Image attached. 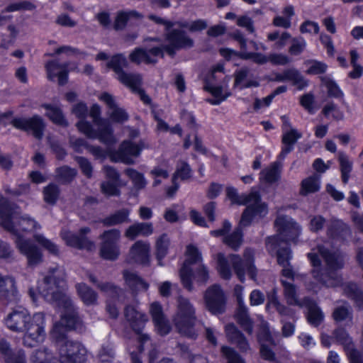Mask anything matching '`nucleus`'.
Here are the masks:
<instances>
[{
    "mask_svg": "<svg viewBox=\"0 0 363 363\" xmlns=\"http://www.w3.org/2000/svg\"><path fill=\"white\" fill-rule=\"evenodd\" d=\"M204 301L206 308L213 314H220L225 311V297L219 285L214 284L207 289Z\"/></svg>",
    "mask_w": 363,
    "mask_h": 363,
    "instance_id": "4468645a",
    "label": "nucleus"
},
{
    "mask_svg": "<svg viewBox=\"0 0 363 363\" xmlns=\"http://www.w3.org/2000/svg\"><path fill=\"white\" fill-rule=\"evenodd\" d=\"M281 284L284 289V296L287 303L292 306H301L296 286L293 283L284 279L281 280Z\"/></svg>",
    "mask_w": 363,
    "mask_h": 363,
    "instance_id": "e433bc0d",
    "label": "nucleus"
},
{
    "mask_svg": "<svg viewBox=\"0 0 363 363\" xmlns=\"http://www.w3.org/2000/svg\"><path fill=\"white\" fill-rule=\"evenodd\" d=\"M140 17V14L135 11H119L116 17L113 27L116 30H123L130 18Z\"/></svg>",
    "mask_w": 363,
    "mask_h": 363,
    "instance_id": "c03bdc74",
    "label": "nucleus"
},
{
    "mask_svg": "<svg viewBox=\"0 0 363 363\" xmlns=\"http://www.w3.org/2000/svg\"><path fill=\"white\" fill-rule=\"evenodd\" d=\"M266 248L271 255H276L277 262L281 266L289 263L291 259V252L286 244L279 242V237H268L266 239Z\"/></svg>",
    "mask_w": 363,
    "mask_h": 363,
    "instance_id": "f3484780",
    "label": "nucleus"
},
{
    "mask_svg": "<svg viewBox=\"0 0 363 363\" xmlns=\"http://www.w3.org/2000/svg\"><path fill=\"white\" fill-rule=\"evenodd\" d=\"M121 237V230L116 228H113L105 230L101 235H100L99 238L101 240L102 243L118 245Z\"/></svg>",
    "mask_w": 363,
    "mask_h": 363,
    "instance_id": "6e6d98bb",
    "label": "nucleus"
},
{
    "mask_svg": "<svg viewBox=\"0 0 363 363\" xmlns=\"http://www.w3.org/2000/svg\"><path fill=\"white\" fill-rule=\"evenodd\" d=\"M150 245L143 240L136 241L130 248L129 256L135 262L147 264L150 261Z\"/></svg>",
    "mask_w": 363,
    "mask_h": 363,
    "instance_id": "412c9836",
    "label": "nucleus"
},
{
    "mask_svg": "<svg viewBox=\"0 0 363 363\" xmlns=\"http://www.w3.org/2000/svg\"><path fill=\"white\" fill-rule=\"evenodd\" d=\"M125 317L132 329L138 335V340L140 344L138 350L142 352L144 350V345L150 341L149 335L143 333V330L147 320V316L135 307L127 306L125 308Z\"/></svg>",
    "mask_w": 363,
    "mask_h": 363,
    "instance_id": "f8f14e48",
    "label": "nucleus"
},
{
    "mask_svg": "<svg viewBox=\"0 0 363 363\" xmlns=\"http://www.w3.org/2000/svg\"><path fill=\"white\" fill-rule=\"evenodd\" d=\"M327 235L329 238L335 240H345L350 235V228L342 220L331 219L327 225Z\"/></svg>",
    "mask_w": 363,
    "mask_h": 363,
    "instance_id": "4be33fe9",
    "label": "nucleus"
},
{
    "mask_svg": "<svg viewBox=\"0 0 363 363\" xmlns=\"http://www.w3.org/2000/svg\"><path fill=\"white\" fill-rule=\"evenodd\" d=\"M16 247L28 260V265L35 267L43 261V255L40 249L29 240L18 238L16 241Z\"/></svg>",
    "mask_w": 363,
    "mask_h": 363,
    "instance_id": "a211bd4d",
    "label": "nucleus"
},
{
    "mask_svg": "<svg viewBox=\"0 0 363 363\" xmlns=\"http://www.w3.org/2000/svg\"><path fill=\"white\" fill-rule=\"evenodd\" d=\"M31 363H57L48 349L37 350L30 357Z\"/></svg>",
    "mask_w": 363,
    "mask_h": 363,
    "instance_id": "3c124183",
    "label": "nucleus"
},
{
    "mask_svg": "<svg viewBox=\"0 0 363 363\" xmlns=\"http://www.w3.org/2000/svg\"><path fill=\"white\" fill-rule=\"evenodd\" d=\"M150 312L158 333L161 335L168 334L171 327L164 316L161 305L157 302L152 303L150 306Z\"/></svg>",
    "mask_w": 363,
    "mask_h": 363,
    "instance_id": "393cba45",
    "label": "nucleus"
},
{
    "mask_svg": "<svg viewBox=\"0 0 363 363\" xmlns=\"http://www.w3.org/2000/svg\"><path fill=\"white\" fill-rule=\"evenodd\" d=\"M269 304L274 308L280 315L283 317H289L291 318H294V311L279 301L276 291H274V294L272 296Z\"/></svg>",
    "mask_w": 363,
    "mask_h": 363,
    "instance_id": "de8ad7c7",
    "label": "nucleus"
},
{
    "mask_svg": "<svg viewBox=\"0 0 363 363\" xmlns=\"http://www.w3.org/2000/svg\"><path fill=\"white\" fill-rule=\"evenodd\" d=\"M68 66L67 63H60L56 60L48 62L45 64L48 78L52 81L57 77L59 85H65L68 80Z\"/></svg>",
    "mask_w": 363,
    "mask_h": 363,
    "instance_id": "aec40b11",
    "label": "nucleus"
},
{
    "mask_svg": "<svg viewBox=\"0 0 363 363\" xmlns=\"http://www.w3.org/2000/svg\"><path fill=\"white\" fill-rule=\"evenodd\" d=\"M89 279L91 283L95 284L101 292L108 297V299H115L120 303H125L127 301L126 292L114 284L99 281L93 274H89Z\"/></svg>",
    "mask_w": 363,
    "mask_h": 363,
    "instance_id": "6ab92c4d",
    "label": "nucleus"
},
{
    "mask_svg": "<svg viewBox=\"0 0 363 363\" xmlns=\"http://www.w3.org/2000/svg\"><path fill=\"white\" fill-rule=\"evenodd\" d=\"M321 82L327 88L330 96L340 99L343 97V93L338 85L328 77H321Z\"/></svg>",
    "mask_w": 363,
    "mask_h": 363,
    "instance_id": "13d9d810",
    "label": "nucleus"
},
{
    "mask_svg": "<svg viewBox=\"0 0 363 363\" xmlns=\"http://www.w3.org/2000/svg\"><path fill=\"white\" fill-rule=\"evenodd\" d=\"M43 107L47 110L46 116L55 124L67 126V122L65 120L61 109L59 107L50 104H43Z\"/></svg>",
    "mask_w": 363,
    "mask_h": 363,
    "instance_id": "ea45409f",
    "label": "nucleus"
},
{
    "mask_svg": "<svg viewBox=\"0 0 363 363\" xmlns=\"http://www.w3.org/2000/svg\"><path fill=\"white\" fill-rule=\"evenodd\" d=\"M60 190L59 186L55 184H50L43 189L44 201L49 204L54 205L56 203Z\"/></svg>",
    "mask_w": 363,
    "mask_h": 363,
    "instance_id": "864d4df0",
    "label": "nucleus"
},
{
    "mask_svg": "<svg viewBox=\"0 0 363 363\" xmlns=\"http://www.w3.org/2000/svg\"><path fill=\"white\" fill-rule=\"evenodd\" d=\"M129 214L130 211L128 209L122 208L102 219L101 223L108 227L127 223L130 221Z\"/></svg>",
    "mask_w": 363,
    "mask_h": 363,
    "instance_id": "72a5a7b5",
    "label": "nucleus"
},
{
    "mask_svg": "<svg viewBox=\"0 0 363 363\" xmlns=\"http://www.w3.org/2000/svg\"><path fill=\"white\" fill-rule=\"evenodd\" d=\"M56 177L62 184L70 183L77 176V171L68 166H62L56 169Z\"/></svg>",
    "mask_w": 363,
    "mask_h": 363,
    "instance_id": "49530a36",
    "label": "nucleus"
},
{
    "mask_svg": "<svg viewBox=\"0 0 363 363\" xmlns=\"http://www.w3.org/2000/svg\"><path fill=\"white\" fill-rule=\"evenodd\" d=\"M191 177V169L189 165L184 162H182L177 165V170L174 174L172 179L174 181H177V179H180L181 180H186L189 179Z\"/></svg>",
    "mask_w": 363,
    "mask_h": 363,
    "instance_id": "338daca9",
    "label": "nucleus"
},
{
    "mask_svg": "<svg viewBox=\"0 0 363 363\" xmlns=\"http://www.w3.org/2000/svg\"><path fill=\"white\" fill-rule=\"evenodd\" d=\"M119 255V245H113L101 242L100 255L102 258L113 261L118 259Z\"/></svg>",
    "mask_w": 363,
    "mask_h": 363,
    "instance_id": "09e8293b",
    "label": "nucleus"
},
{
    "mask_svg": "<svg viewBox=\"0 0 363 363\" xmlns=\"http://www.w3.org/2000/svg\"><path fill=\"white\" fill-rule=\"evenodd\" d=\"M230 259L234 272L241 282L245 280V273L253 280H256L257 269L254 264V251L247 248L243 253V259L238 255H230Z\"/></svg>",
    "mask_w": 363,
    "mask_h": 363,
    "instance_id": "6e6552de",
    "label": "nucleus"
},
{
    "mask_svg": "<svg viewBox=\"0 0 363 363\" xmlns=\"http://www.w3.org/2000/svg\"><path fill=\"white\" fill-rule=\"evenodd\" d=\"M343 293L354 301V306L358 310H363V291L354 283H347L343 286Z\"/></svg>",
    "mask_w": 363,
    "mask_h": 363,
    "instance_id": "7c9ffc66",
    "label": "nucleus"
},
{
    "mask_svg": "<svg viewBox=\"0 0 363 363\" xmlns=\"http://www.w3.org/2000/svg\"><path fill=\"white\" fill-rule=\"evenodd\" d=\"M18 208L16 205L7 199H0V219L4 228L15 234L20 230L31 231L40 228V225L29 217L23 216L18 219Z\"/></svg>",
    "mask_w": 363,
    "mask_h": 363,
    "instance_id": "423d86ee",
    "label": "nucleus"
},
{
    "mask_svg": "<svg viewBox=\"0 0 363 363\" xmlns=\"http://www.w3.org/2000/svg\"><path fill=\"white\" fill-rule=\"evenodd\" d=\"M169 246L170 239L166 233L156 238L155 255L160 265H162V259L167 256Z\"/></svg>",
    "mask_w": 363,
    "mask_h": 363,
    "instance_id": "c9c22d12",
    "label": "nucleus"
},
{
    "mask_svg": "<svg viewBox=\"0 0 363 363\" xmlns=\"http://www.w3.org/2000/svg\"><path fill=\"white\" fill-rule=\"evenodd\" d=\"M235 317L238 323L249 335L253 332L252 321L249 317L247 308L244 305H238Z\"/></svg>",
    "mask_w": 363,
    "mask_h": 363,
    "instance_id": "f704fd0d",
    "label": "nucleus"
},
{
    "mask_svg": "<svg viewBox=\"0 0 363 363\" xmlns=\"http://www.w3.org/2000/svg\"><path fill=\"white\" fill-rule=\"evenodd\" d=\"M196 310L190 301L183 296L177 298V311L173 321L179 333L195 339L198 334L194 328L196 323Z\"/></svg>",
    "mask_w": 363,
    "mask_h": 363,
    "instance_id": "0eeeda50",
    "label": "nucleus"
},
{
    "mask_svg": "<svg viewBox=\"0 0 363 363\" xmlns=\"http://www.w3.org/2000/svg\"><path fill=\"white\" fill-rule=\"evenodd\" d=\"M304 64L308 67L306 73L308 74H320L326 72L327 65L323 62L311 60H307Z\"/></svg>",
    "mask_w": 363,
    "mask_h": 363,
    "instance_id": "e2e57ef3",
    "label": "nucleus"
},
{
    "mask_svg": "<svg viewBox=\"0 0 363 363\" xmlns=\"http://www.w3.org/2000/svg\"><path fill=\"white\" fill-rule=\"evenodd\" d=\"M241 227L239 224V227L235 229V230L223 238V242L234 250H238L242 243L243 234L242 232Z\"/></svg>",
    "mask_w": 363,
    "mask_h": 363,
    "instance_id": "58836bf2",
    "label": "nucleus"
},
{
    "mask_svg": "<svg viewBox=\"0 0 363 363\" xmlns=\"http://www.w3.org/2000/svg\"><path fill=\"white\" fill-rule=\"evenodd\" d=\"M307 257L313 267L311 274L315 280L327 288L342 286L343 278L338 272L345 265L342 254L318 245L317 252H309Z\"/></svg>",
    "mask_w": 363,
    "mask_h": 363,
    "instance_id": "f03ea898",
    "label": "nucleus"
},
{
    "mask_svg": "<svg viewBox=\"0 0 363 363\" xmlns=\"http://www.w3.org/2000/svg\"><path fill=\"white\" fill-rule=\"evenodd\" d=\"M187 258L179 271L182 283L185 289L191 291L194 289L192 279L200 284H206L209 279L208 267L202 264V255L199 249L193 245L186 246Z\"/></svg>",
    "mask_w": 363,
    "mask_h": 363,
    "instance_id": "20e7f679",
    "label": "nucleus"
},
{
    "mask_svg": "<svg viewBox=\"0 0 363 363\" xmlns=\"http://www.w3.org/2000/svg\"><path fill=\"white\" fill-rule=\"evenodd\" d=\"M333 337L342 345L345 352L354 347V344L348 333L343 328H337L333 333Z\"/></svg>",
    "mask_w": 363,
    "mask_h": 363,
    "instance_id": "79ce46f5",
    "label": "nucleus"
},
{
    "mask_svg": "<svg viewBox=\"0 0 363 363\" xmlns=\"http://www.w3.org/2000/svg\"><path fill=\"white\" fill-rule=\"evenodd\" d=\"M148 147L144 140H140L138 143L131 140H124L119 145L118 149L111 153V159L115 162L133 164L135 163V159L140 155L142 150Z\"/></svg>",
    "mask_w": 363,
    "mask_h": 363,
    "instance_id": "1a4fd4ad",
    "label": "nucleus"
},
{
    "mask_svg": "<svg viewBox=\"0 0 363 363\" xmlns=\"http://www.w3.org/2000/svg\"><path fill=\"white\" fill-rule=\"evenodd\" d=\"M333 318L337 322L352 319V312L350 306L347 302H343L340 306L335 308L333 312Z\"/></svg>",
    "mask_w": 363,
    "mask_h": 363,
    "instance_id": "a18cd8bd",
    "label": "nucleus"
},
{
    "mask_svg": "<svg viewBox=\"0 0 363 363\" xmlns=\"http://www.w3.org/2000/svg\"><path fill=\"white\" fill-rule=\"evenodd\" d=\"M306 42L302 37L294 38L289 48V53L291 55H299L305 50Z\"/></svg>",
    "mask_w": 363,
    "mask_h": 363,
    "instance_id": "0e129e2a",
    "label": "nucleus"
},
{
    "mask_svg": "<svg viewBox=\"0 0 363 363\" xmlns=\"http://www.w3.org/2000/svg\"><path fill=\"white\" fill-rule=\"evenodd\" d=\"M282 164L280 162H274L263 169L259 174L261 182L268 184L278 182L281 178Z\"/></svg>",
    "mask_w": 363,
    "mask_h": 363,
    "instance_id": "cd10ccee",
    "label": "nucleus"
},
{
    "mask_svg": "<svg viewBox=\"0 0 363 363\" xmlns=\"http://www.w3.org/2000/svg\"><path fill=\"white\" fill-rule=\"evenodd\" d=\"M320 189V178L318 175L311 176L301 182L300 194L306 196L317 192Z\"/></svg>",
    "mask_w": 363,
    "mask_h": 363,
    "instance_id": "4c0bfd02",
    "label": "nucleus"
},
{
    "mask_svg": "<svg viewBox=\"0 0 363 363\" xmlns=\"http://www.w3.org/2000/svg\"><path fill=\"white\" fill-rule=\"evenodd\" d=\"M30 320V315L28 311L22 307L13 308L5 318V323L7 328L11 331L23 333L26 328L28 321Z\"/></svg>",
    "mask_w": 363,
    "mask_h": 363,
    "instance_id": "dca6fc26",
    "label": "nucleus"
},
{
    "mask_svg": "<svg viewBox=\"0 0 363 363\" xmlns=\"http://www.w3.org/2000/svg\"><path fill=\"white\" fill-rule=\"evenodd\" d=\"M117 79L131 89L136 91L142 84V76L138 73L126 72L123 71L116 77Z\"/></svg>",
    "mask_w": 363,
    "mask_h": 363,
    "instance_id": "2f4dec72",
    "label": "nucleus"
},
{
    "mask_svg": "<svg viewBox=\"0 0 363 363\" xmlns=\"http://www.w3.org/2000/svg\"><path fill=\"white\" fill-rule=\"evenodd\" d=\"M322 113L328 118L330 115L334 120H342L344 117L343 112L334 104L328 103L323 108Z\"/></svg>",
    "mask_w": 363,
    "mask_h": 363,
    "instance_id": "69168bd1",
    "label": "nucleus"
},
{
    "mask_svg": "<svg viewBox=\"0 0 363 363\" xmlns=\"http://www.w3.org/2000/svg\"><path fill=\"white\" fill-rule=\"evenodd\" d=\"M291 38V34L286 31L275 30L267 34V40L274 42V48L277 50L284 48Z\"/></svg>",
    "mask_w": 363,
    "mask_h": 363,
    "instance_id": "a19ab883",
    "label": "nucleus"
},
{
    "mask_svg": "<svg viewBox=\"0 0 363 363\" xmlns=\"http://www.w3.org/2000/svg\"><path fill=\"white\" fill-rule=\"evenodd\" d=\"M61 237L67 245L72 247L87 250H91L94 247V242H91L86 236L77 235L69 230H62Z\"/></svg>",
    "mask_w": 363,
    "mask_h": 363,
    "instance_id": "5701e85b",
    "label": "nucleus"
},
{
    "mask_svg": "<svg viewBox=\"0 0 363 363\" xmlns=\"http://www.w3.org/2000/svg\"><path fill=\"white\" fill-rule=\"evenodd\" d=\"M220 52L224 57H230L232 55H234L239 56L243 60H252L254 62L258 65H264L269 62V56H266L259 52H248L243 51L238 53L228 48L220 49Z\"/></svg>",
    "mask_w": 363,
    "mask_h": 363,
    "instance_id": "c85d7f7f",
    "label": "nucleus"
},
{
    "mask_svg": "<svg viewBox=\"0 0 363 363\" xmlns=\"http://www.w3.org/2000/svg\"><path fill=\"white\" fill-rule=\"evenodd\" d=\"M217 270L220 276L224 279H230L232 272L228 261L223 253H218L216 256Z\"/></svg>",
    "mask_w": 363,
    "mask_h": 363,
    "instance_id": "8fccbe9b",
    "label": "nucleus"
},
{
    "mask_svg": "<svg viewBox=\"0 0 363 363\" xmlns=\"http://www.w3.org/2000/svg\"><path fill=\"white\" fill-rule=\"evenodd\" d=\"M11 124L17 129L31 133L37 139L43 138L45 128L43 118L37 115L29 118H15L11 121Z\"/></svg>",
    "mask_w": 363,
    "mask_h": 363,
    "instance_id": "2eb2a0df",
    "label": "nucleus"
},
{
    "mask_svg": "<svg viewBox=\"0 0 363 363\" xmlns=\"http://www.w3.org/2000/svg\"><path fill=\"white\" fill-rule=\"evenodd\" d=\"M274 225L278 233L273 237H279V242L287 244L296 242L301 234V226L291 217L279 215L274 221Z\"/></svg>",
    "mask_w": 363,
    "mask_h": 363,
    "instance_id": "9b49d317",
    "label": "nucleus"
},
{
    "mask_svg": "<svg viewBox=\"0 0 363 363\" xmlns=\"http://www.w3.org/2000/svg\"><path fill=\"white\" fill-rule=\"evenodd\" d=\"M23 333V342L26 346L31 347L43 341L45 336L44 314L36 313L30 316Z\"/></svg>",
    "mask_w": 363,
    "mask_h": 363,
    "instance_id": "9d476101",
    "label": "nucleus"
},
{
    "mask_svg": "<svg viewBox=\"0 0 363 363\" xmlns=\"http://www.w3.org/2000/svg\"><path fill=\"white\" fill-rule=\"evenodd\" d=\"M35 240L38 242L43 248L48 250L50 254L53 255H58L60 250L58 246L54 243L52 240L46 238L43 235L35 234L34 235Z\"/></svg>",
    "mask_w": 363,
    "mask_h": 363,
    "instance_id": "052dcab7",
    "label": "nucleus"
},
{
    "mask_svg": "<svg viewBox=\"0 0 363 363\" xmlns=\"http://www.w3.org/2000/svg\"><path fill=\"white\" fill-rule=\"evenodd\" d=\"M125 173L131 179L137 190L145 188L147 182L143 174L132 168L126 169Z\"/></svg>",
    "mask_w": 363,
    "mask_h": 363,
    "instance_id": "4d7b16f0",
    "label": "nucleus"
},
{
    "mask_svg": "<svg viewBox=\"0 0 363 363\" xmlns=\"http://www.w3.org/2000/svg\"><path fill=\"white\" fill-rule=\"evenodd\" d=\"M66 274L58 266L50 268L43 279L38 284L39 293L50 303L62 308L61 319L54 325L51 337L55 342L60 363H85L87 350L77 340L69 339L65 328L81 330L82 321L70 297L65 292Z\"/></svg>",
    "mask_w": 363,
    "mask_h": 363,
    "instance_id": "f257e3e1",
    "label": "nucleus"
},
{
    "mask_svg": "<svg viewBox=\"0 0 363 363\" xmlns=\"http://www.w3.org/2000/svg\"><path fill=\"white\" fill-rule=\"evenodd\" d=\"M167 44L151 48H135L129 55L131 62L140 64H155L157 57H163L164 52L170 57H174L180 50H187L194 47V40L183 30L173 28L164 35Z\"/></svg>",
    "mask_w": 363,
    "mask_h": 363,
    "instance_id": "7ed1b4c3",
    "label": "nucleus"
},
{
    "mask_svg": "<svg viewBox=\"0 0 363 363\" xmlns=\"http://www.w3.org/2000/svg\"><path fill=\"white\" fill-rule=\"evenodd\" d=\"M323 320V314L320 309L315 303H311L308 306V320L314 325L318 326Z\"/></svg>",
    "mask_w": 363,
    "mask_h": 363,
    "instance_id": "680f3d73",
    "label": "nucleus"
},
{
    "mask_svg": "<svg viewBox=\"0 0 363 363\" xmlns=\"http://www.w3.org/2000/svg\"><path fill=\"white\" fill-rule=\"evenodd\" d=\"M287 77L289 81H291L299 90L303 89L308 85V81L296 69L290 68V74Z\"/></svg>",
    "mask_w": 363,
    "mask_h": 363,
    "instance_id": "bf43d9fd",
    "label": "nucleus"
},
{
    "mask_svg": "<svg viewBox=\"0 0 363 363\" xmlns=\"http://www.w3.org/2000/svg\"><path fill=\"white\" fill-rule=\"evenodd\" d=\"M0 297L8 302L16 301L18 291L12 277H3L0 274Z\"/></svg>",
    "mask_w": 363,
    "mask_h": 363,
    "instance_id": "bb28decb",
    "label": "nucleus"
},
{
    "mask_svg": "<svg viewBox=\"0 0 363 363\" xmlns=\"http://www.w3.org/2000/svg\"><path fill=\"white\" fill-rule=\"evenodd\" d=\"M226 195L233 204L247 206L241 216L240 225L247 226L254 218H263L268 213L267 206L262 202L261 196L257 191L240 195L235 188L228 186Z\"/></svg>",
    "mask_w": 363,
    "mask_h": 363,
    "instance_id": "39448f33",
    "label": "nucleus"
},
{
    "mask_svg": "<svg viewBox=\"0 0 363 363\" xmlns=\"http://www.w3.org/2000/svg\"><path fill=\"white\" fill-rule=\"evenodd\" d=\"M77 294L84 304L95 305L97 303L98 294L91 288L84 283L77 284Z\"/></svg>",
    "mask_w": 363,
    "mask_h": 363,
    "instance_id": "473e14b6",
    "label": "nucleus"
},
{
    "mask_svg": "<svg viewBox=\"0 0 363 363\" xmlns=\"http://www.w3.org/2000/svg\"><path fill=\"white\" fill-rule=\"evenodd\" d=\"M79 130L90 138H98L101 143L108 146L116 143V139L113 134V130L110 125L101 123L97 131L94 130L91 125L86 121H79L77 123Z\"/></svg>",
    "mask_w": 363,
    "mask_h": 363,
    "instance_id": "ddd939ff",
    "label": "nucleus"
},
{
    "mask_svg": "<svg viewBox=\"0 0 363 363\" xmlns=\"http://www.w3.org/2000/svg\"><path fill=\"white\" fill-rule=\"evenodd\" d=\"M100 99L109 108V115L113 121L123 123L128 120L127 113L123 109L117 107L114 99L111 94L103 93L100 96Z\"/></svg>",
    "mask_w": 363,
    "mask_h": 363,
    "instance_id": "a878e982",
    "label": "nucleus"
},
{
    "mask_svg": "<svg viewBox=\"0 0 363 363\" xmlns=\"http://www.w3.org/2000/svg\"><path fill=\"white\" fill-rule=\"evenodd\" d=\"M153 233L154 228L152 223L135 222L125 229L124 236L130 240H134L138 236L148 237Z\"/></svg>",
    "mask_w": 363,
    "mask_h": 363,
    "instance_id": "b1692460",
    "label": "nucleus"
},
{
    "mask_svg": "<svg viewBox=\"0 0 363 363\" xmlns=\"http://www.w3.org/2000/svg\"><path fill=\"white\" fill-rule=\"evenodd\" d=\"M123 275L126 284L133 291H146L148 289L149 284L135 272L125 270Z\"/></svg>",
    "mask_w": 363,
    "mask_h": 363,
    "instance_id": "c756f323",
    "label": "nucleus"
},
{
    "mask_svg": "<svg viewBox=\"0 0 363 363\" xmlns=\"http://www.w3.org/2000/svg\"><path fill=\"white\" fill-rule=\"evenodd\" d=\"M221 352L228 359V363H245L240 354L231 347L223 346Z\"/></svg>",
    "mask_w": 363,
    "mask_h": 363,
    "instance_id": "774afa93",
    "label": "nucleus"
},
{
    "mask_svg": "<svg viewBox=\"0 0 363 363\" xmlns=\"http://www.w3.org/2000/svg\"><path fill=\"white\" fill-rule=\"evenodd\" d=\"M177 26L180 28H186L190 32H198L206 29L208 26L206 21L199 19L194 21H177Z\"/></svg>",
    "mask_w": 363,
    "mask_h": 363,
    "instance_id": "5fc2aeb1",
    "label": "nucleus"
},
{
    "mask_svg": "<svg viewBox=\"0 0 363 363\" xmlns=\"http://www.w3.org/2000/svg\"><path fill=\"white\" fill-rule=\"evenodd\" d=\"M128 66V62L125 55L117 54L113 55L107 63V67L112 69L116 73V77L122 73L124 68Z\"/></svg>",
    "mask_w": 363,
    "mask_h": 363,
    "instance_id": "37998d69",
    "label": "nucleus"
},
{
    "mask_svg": "<svg viewBox=\"0 0 363 363\" xmlns=\"http://www.w3.org/2000/svg\"><path fill=\"white\" fill-rule=\"evenodd\" d=\"M338 160L340 164L342 182L344 184H347L350 178V173L352 171V163L350 161L348 157L342 152H339Z\"/></svg>",
    "mask_w": 363,
    "mask_h": 363,
    "instance_id": "603ef678",
    "label": "nucleus"
}]
</instances>
